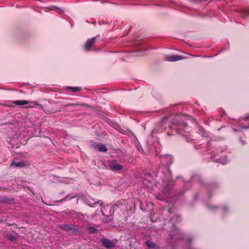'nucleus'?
Instances as JSON below:
<instances>
[{"mask_svg":"<svg viewBox=\"0 0 249 249\" xmlns=\"http://www.w3.org/2000/svg\"><path fill=\"white\" fill-rule=\"evenodd\" d=\"M14 199L13 198H9L7 197L3 196L0 198V201L2 202L10 203L13 201Z\"/></svg>","mask_w":249,"mask_h":249,"instance_id":"nucleus-13","label":"nucleus"},{"mask_svg":"<svg viewBox=\"0 0 249 249\" xmlns=\"http://www.w3.org/2000/svg\"><path fill=\"white\" fill-rule=\"evenodd\" d=\"M69 89L71 90L73 92L79 91L81 90L80 88L78 87H69Z\"/></svg>","mask_w":249,"mask_h":249,"instance_id":"nucleus-16","label":"nucleus"},{"mask_svg":"<svg viewBox=\"0 0 249 249\" xmlns=\"http://www.w3.org/2000/svg\"><path fill=\"white\" fill-rule=\"evenodd\" d=\"M88 204L90 207H93V205L96 204H99L100 205H101L103 204L102 202H101V201H96L94 199L90 198L89 199H87Z\"/></svg>","mask_w":249,"mask_h":249,"instance_id":"nucleus-9","label":"nucleus"},{"mask_svg":"<svg viewBox=\"0 0 249 249\" xmlns=\"http://www.w3.org/2000/svg\"><path fill=\"white\" fill-rule=\"evenodd\" d=\"M33 104V106H39V105L37 103V102H30L29 101L26 100H16L12 102H9L7 104L4 105L5 106H7L8 107H13V104L17 106H23L27 104Z\"/></svg>","mask_w":249,"mask_h":249,"instance_id":"nucleus-2","label":"nucleus"},{"mask_svg":"<svg viewBox=\"0 0 249 249\" xmlns=\"http://www.w3.org/2000/svg\"><path fill=\"white\" fill-rule=\"evenodd\" d=\"M245 14L246 15H249V9L246 10L245 11Z\"/></svg>","mask_w":249,"mask_h":249,"instance_id":"nucleus-20","label":"nucleus"},{"mask_svg":"<svg viewBox=\"0 0 249 249\" xmlns=\"http://www.w3.org/2000/svg\"><path fill=\"white\" fill-rule=\"evenodd\" d=\"M224 210H225V211H227V207H224Z\"/></svg>","mask_w":249,"mask_h":249,"instance_id":"nucleus-24","label":"nucleus"},{"mask_svg":"<svg viewBox=\"0 0 249 249\" xmlns=\"http://www.w3.org/2000/svg\"><path fill=\"white\" fill-rule=\"evenodd\" d=\"M7 238L11 241L14 242L17 240V237L12 234H8Z\"/></svg>","mask_w":249,"mask_h":249,"instance_id":"nucleus-17","label":"nucleus"},{"mask_svg":"<svg viewBox=\"0 0 249 249\" xmlns=\"http://www.w3.org/2000/svg\"><path fill=\"white\" fill-rule=\"evenodd\" d=\"M64 107H86V104H80V103H71V104H67L63 105Z\"/></svg>","mask_w":249,"mask_h":249,"instance_id":"nucleus-10","label":"nucleus"},{"mask_svg":"<svg viewBox=\"0 0 249 249\" xmlns=\"http://www.w3.org/2000/svg\"><path fill=\"white\" fill-rule=\"evenodd\" d=\"M108 166L112 171H120L123 169L122 165L118 164L115 160L110 161L108 163Z\"/></svg>","mask_w":249,"mask_h":249,"instance_id":"nucleus-4","label":"nucleus"},{"mask_svg":"<svg viewBox=\"0 0 249 249\" xmlns=\"http://www.w3.org/2000/svg\"><path fill=\"white\" fill-rule=\"evenodd\" d=\"M92 147L98 151L101 152H106L107 148L105 145L101 144L94 143L92 144Z\"/></svg>","mask_w":249,"mask_h":249,"instance_id":"nucleus-8","label":"nucleus"},{"mask_svg":"<svg viewBox=\"0 0 249 249\" xmlns=\"http://www.w3.org/2000/svg\"><path fill=\"white\" fill-rule=\"evenodd\" d=\"M172 124L179 134L183 135V130L185 131L188 127L186 123L179 120L178 117H176L174 118Z\"/></svg>","mask_w":249,"mask_h":249,"instance_id":"nucleus-1","label":"nucleus"},{"mask_svg":"<svg viewBox=\"0 0 249 249\" xmlns=\"http://www.w3.org/2000/svg\"><path fill=\"white\" fill-rule=\"evenodd\" d=\"M72 234L73 235H80L82 233V230H79L78 228L72 227V229H71Z\"/></svg>","mask_w":249,"mask_h":249,"instance_id":"nucleus-12","label":"nucleus"},{"mask_svg":"<svg viewBox=\"0 0 249 249\" xmlns=\"http://www.w3.org/2000/svg\"><path fill=\"white\" fill-rule=\"evenodd\" d=\"M225 159H226L225 160H224L221 162L223 164H225L227 163V157H225Z\"/></svg>","mask_w":249,"mask_h":249,"instance_id":"nucleus-21","label":"nucleus"},{"mask_svg":"<svg viewBox=\"0 0 249 249\" xmlns=\"http://www.w3.org/2000/svg\"><path fill=\"white\" fill-rule=\"evenodd\" d=\"M101 243L103 246L107 249L112 248L114 247L113 243L109 239L104 238L101 240Z\"/></svg>","mask_w":249,"mask_h":249,"instance_id":"nucleus-6","label":"nucleus"},{"mask_svg":"<svg viewBox=\"0 0 249 249\" xmlns=\"http://www.w3.org/2000/svg\"><path fill=\"white\" fill-rule=\"evenodd\" d=\"M55 8H56L55 6H51V8H50V9H51V10H55Z\"/></svg>","mask_w":249,"mask_h":249,"instance_id":"nucleus-22","label":"nucleus"},{"mask_svg":"<svg viewBox=\"0 0 249 249\" xmlns=\"http://www.w3.org/2000/svg\"><path fill=\"white\" fill-rule=\"evenodd\" d=\"M0 105H4L3 104H0Z\"/></svg>","mask_w":249,"mask_h":249,"instance_id":"nucleus-25","label":"nucleus"},{"mask_svg":"<svg viewBox=\"0 0 249 249\" xmlns=\"http://www.w3.org/2000/svg\"><path fill=\"white\" fill-rule=\"evenodd\" d=\"M146 244L147 246L149 248H155L156 246V245L153 242L150 240H147Z\"/></svg>","mask_w":249,"mask_h":249,"instance_id":"nucleus-14","label":"nucleus"},{"mask_svg":"<svg viewBox=\"0 0 249 249\" xmlns=\"http://www.w3.org/2000/svg\"><path fill=\"white\" fill-rule=\"evenodd\" d=\"M89 230L91 233H93L97 231V229L92 227H89Z\"/></svg>","mask_w":249,"mask_h":249,"instance_id":"nucleus-19","label":"nucleus"},{"mask_svg":"<svg viewBox=\"0 0 249 249\" xmlns=\"http://www.w3.org/2000/svg\"><path fill=\"white\" fill-rule=\"evenodd\" d=\"M60 228L66 231H69L72 229V227L69 224H64L60 226Z\"/></svg>","mask_w":249,"mask_h":249,"instance_id":"nucleus-11","label":"nucleus"},{"mask_svg":"<svg viewBox=\"0 0 249 249\" xmlns=\"http://www.w3.org/2000/svg\"><path fill=\"white\" fill-rule=\"evenodd\" d=\"M28 165V163L26 161H21L19 162H16L12 161L10 163L11 166H15L16 167L21 168Z\"/></svg>","mask_w":249,"mask_h":249,"instance_id":"nucleus-7","label":"nucleus"},{"mask_svg":"<svg viewBox=\"0 0 249 249\" xmlns=\"http://www.w3.org/2000/svg\"><path fill=\"white\" fill-rule=\"evenodd\" d=\"M28 107H32V105H29Z\"/></svg>","mask_w":249,"mask_h":249,"instance_id":"nucleus-23","label":"nucleus"},{"mask_svg":"<svg viewBox=\"0 0 249 249\" xmlns=\"http://www.w3.org/2000/svg\"><path fill=\"white\" fill-rule=\"evenodd\" d=\"M184 57L181 55L174 54L168 55L165 57V60L168 61L174 62L183 59Z\"/></svg>","mask_w":249,"mask_h":249,"instance_id":"nucleus-5","label":"nucleus"},{"mask_svg":"<svg viewBox=\"0 0 249 249\" xmlns=\"http://www.w3.org/2000/svg\"><path fill=\"white\" fill-rule=\"evenodd\" d=\"M100 38V36L97 35L96 36L93 37L89 39L86 41L84 45V49L86 51H89L91 50V47L96 43L97 39Z\"/></svg>","mask_w":249,"mask_h":249,"instance_id":"nucleus-3","label":"nucleus"},{"mask_svg":"<svg viewBox=\"0 0 249 249\" xmlns=\"http://www.w3.org/2000/svg\"><path fill=\"white\" fill-rule=\"evenodd\" d=\"M60 110L61 109H56L54 108H47L45 110V112L48 114H53L57 111H60Z\"/></svg>","mask_w":249,"mask_h":249,"instance_id":"nucleus-15","label":"nucleus"},{"mask_svg":"<svg viewBox=\"0 0 249 249\" xmlns=\"http://www.w3.org/2000/svg\"><path fill=\"white\" fill-rule=\"evenodd\" d=\"M244 120L246 122H249V125L248 126H243L242 127L243 129L249 128V114L246 115L244 118Z\"/></svg>","mask_w":249,"mask_h":249,"instance_id":"nucleus-18","label":"nucleus"}]
</instances>
